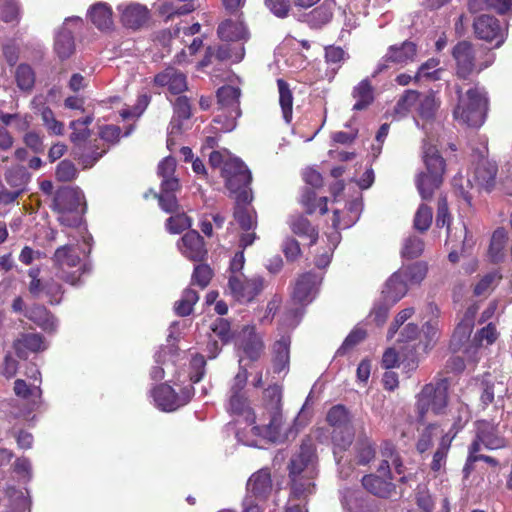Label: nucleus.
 <instances>
[{
    "mask_svg": "<svg viewBox=\"0 0 512 512\" xmlns=\"http://www.w3.org/2000/svg\"><path fill=\"white\" fill-rule=\"evenodd\" d=\"M325 420L330 429L318 427L313 434L318 442L332 444L334 458L339 463L341 454L351 447L355 438L353 415L345 405L336 404L327 411Z\"/></svg>",
    "mask_w": 512,
    "mask_h": 512,
    "instance_id": "1",
    "label": "nucleus"
},
{
    "mask_svg": "<svg viewBox=\"0 0 512 512\" xmlns=\"http://www.w3.org/2000/svg\"><path fill=\"white\" fill-rule=\"evenodd\" d=\"M457 104L453 110V117L471 128L481 127L487 116L489 100L484 87L476 83L463 93V87L456 84Z\"/></svg>",
    "mask_w": 512,
    "mask_h": 512,
    "instance_id": "2",
    "label": "nucleus"
},
{
    "mask_svg": "<svg viewBox=\"0 0 512 512\" xmlns=\"http://www.w3.org/2000/svg\"><path fill=\"white\" fill-rule=\"evenodd\" d=\"M450 380L446 377H435L425 384L415 396L417 422L424 424L429 411L439 416L446 413L449 404Z\"/></svg>",
    "mask_w": 512,
    "mask_h": 512,
    "instance_id": "3",
    "label": "nucleus"
},
{
    "mask_svg": "<svg viewBox=\"0 0 512 512\" xmlns=\"http://www.w3.org/2000/svg\"><path fill=\"white\" fill-rule=\"evenodd\" d=\"M422 160L426 171L417 175L416 187L422 199H431L435 190L443 183V176L446 172V161L440 154L438 148L429 141L422 145Z\"/></svg>",
    "mask_w": 512,
    "mask_h": 512,
    "instance_id": "4",
    "label": "nucleus"
},
{
    "mask_svg": "<svg viewBox=\"0 0 512 512\" xmlns=\"http://www.w3.org/2000/svg\"><path fill=\"white\" fill-rule=\"evenodd\" d=\"M262 415L263 423L254 425L252 433L272 442H276L281 435L282 426V387L278 384L269 385L263 391Z\"/></svg>",
    "mask_w": 512,
    "mask_h": 512,
    "instance_id": "5",
    "label": "nucleus"
},
{
    "mask_svg": "<svg viewBox=\"0 0 512 512\" xmlns=\"http://www.w3.org/2000/svg\"><path fill=\"white\" fill-rule=\"evenodd\" d=\"M455 60V76L462 81H471L473 75L479 74L493 62V56L484 48L475 50L468 41L458 42L452 50Z\"/></svg>",
    "mask_w": 512,
    "mask_h": 512,
    "instance_id": "6",
    "label": "nucleus"
},
{
    "mask_svg": "<svg viewBox=\"0 0 512 512\" xmlns=\"http://www.w3.org/2000/svg\"><path fill=\"white\" fill-rule=\"evenodd\" d=\"M84 196L78 187L62 186L53 194L50 208L58 214V221L67 227H77L85 212Z\"/></svg>",
    "mask_w": 512,
    "mask_h": 512,
    "instance_id": "7",
    "label": "nucleus"
},
{
    "mask_svg": "<svg viewBox=\"0 0 512 512\" xmlns=\"http://www.w3.org/2000/svg\"><path fill=\"white\" fill-rule=\"evenodd\" d=\"M317 459L316 447L312 436L303 438L299 452L296 453L289 463V477L291 479V490L295 497L301 498L312 492L314 484L309 479H303L301 474Z\"/></svg>",
    "mask_w": 512,
    "mask_h": 512,
    "instance_id": "8",
    "label": "nucleus"
},
{
    "mask_svg": "<svg viewBox=\"0 0 512 512\" xmlns=\"http://www.w3.org/2000/svg\"><path fill=\"white\" fill-rule=\"evenodd\" d=\"M221 176L225 180L226 188L235 196V200L252 202L253 195L250 188L252 175L242 160L228 159L222 168Z\"/></svg>",
    "mask_w": 512,
    "mask_h": 512,
    "instance_id": "9",
    "label": "nucleus"
},
{
    "mask_svg": "<svg viewBox=\"0 0 512 512\" xmlns=\"http://www.w3.org/2000/svg\"><path fill=\"white\" fill-rule=\"evenodd\" d=\"M53 264L57 269V276L70 285H77L84 273V265L81 258L72 245L58 247L52 257Z\"/></svg>",
    "mask_w": 512,
    "mask_h": 512,
    "instance_id": "10",
    "label": "nucleus"
},
{
    "mask_svg": "<svg viewBox=\"0 0 512 512\" xmlns=\"http://www.w3.org/2000/svg\"><path fill=\"white\" fill-rule=\"evenodd\" d=\"M417 52L416 43L409 40L390 45L384 56L379 60L372 77H376L394 65L405 66L414 62L417 57Z\"/></svg>",
    "mask_w": 512,
    "mask_h": 512,
    "instance_id": "11",
    "label": "nucleus"
},
{
    "mask_svg": "<svg viewBox=\"0 0 512 512\" xmlns=\"http://www.w3.org/2000/svg\"><path fill=\"white\" fill-rule=\"evenodd\" d=\"M235 344L253 362L258 361L265 350L263 337L257 333L255 325H244L237 332Z\"/></svg>",
    "mask_w": 512,
    "mask_h": 512,
    "instance_id": "12",
    "label": "nucleus"
},
{
    "mask_svg": "<svg viewBox=\"0 0 512 512\" xmlns=\"http://www.w3.org/2000/svg\"><path fill=\"white\" fill-rule=\"evenodd\" d=\"M228 287L237 301L250 302L262 291L263 279L261 277L249 279L243 274H231Z\"/></svg>",
    "mask_w": 512,
    "mask_h": 512,
    "instance_id": "13",
    "label": "nucleus"
},
{
    "mask_svg": "<svg viewBox=\"0 0 512 512\" xmlns=\"http://www.w3.org/2000/svg\"><path fill=\"white\" fill-rule=\"evenodd\" d=\"M506 439L498 429V424L488 420H478L475 423V437L471 444H477L479 451L482 445L488 450H497L506 446Z\"/></svg>",
    "mask_w": 512,
    "mask_h": 512,
    "instance_id": "14",
    "label": "nucleus"
},
{
    "mask_svg": "<svg viewBox=\"0 0 512 512\" xmlns=\"http://www.w3.org/2000/svg\"><path fill=\"white\" fill-rule=\"evenodd\" d=\"M473 28L477 38L487 42L495 41V47H499L505 40V29L494 16H478L473 22Z\"/></svg>",
    "mask_w": 512,
    "mask_h": 512,
    "instance_id": "15",
    "label": "nucleus"
},
{
    "mask_svg": "<svg viewBox=\"0 0 512 512\" xmlns=\"http://www.w3.org/2000/svg\"><path fill=\"white\" fill-rule=\"evenodd\" d=\"M241 89L239 87L224 85L216 92L219 109L227 114L233 125L242 114L240 108Z\"/></svg>",
    "mask_w": 512,
    "mask_h": 512,
    "instance_id": "16",
    "label": "nucleus"
},
{
    "mask_svg": "<svg viewBox=\"0 0 512 512\" xmlns=\"http://www.w3.org/2000/svg\"><path fill=\"white\" fill-rule=\"evenodd\" d=\"M179 250L189 260L201 262L207 254V248L203 237L196 230H189L178 243Z\"/></svg>",
    "mask_w": 512,
    "mask_h": 512,
    "instance_id": "17",
    "label": "nucleus"
},
{
    "mask_svg": "<svg viewBox=\"0 0 512 512\" xmlns=\"http://www.w3.org/2000/svg\"><path fill=\"white\" fill-rule=\"evenodd\" d=\"M321 278L313 272L301 274L295 283L292 299L299 305H307L313 299Z\"/></svg>",
    "mask_w": 512,
    "mask_h": 512,
    "instance_id": "18",
    "label": "nucleus"
},
{
    "mask_svg": "<svg viewBox=\"0 0 512 512\" xmlns=\"http://www.w3.org/2000/svg\"><path fill=\"white\" fill-rule=\"evenodd\" d=\"M272 491L271 473L268 468H262L253 473L247 482V496L258 501H264Z\"/></svg>",
    "mask_w": 512,
    "mask_h": 512,
    "instance_id": "19",
    "label": "nucleus"
},
{
    "mask_svg": "<svg viewBox=\"0 0 512 512\" xmlns=\"http://www.w3.org/2000/svg\"><path fill=\"white\" fill-rule=\"evenodd\" d=\"M242 16L243 13H240V15L234 16L235 19H225L218 25L217 34L222 41L237 42L246 41L249 38V32Z\"/></svg>",
    "mask_w": 512,
    "mask_h": 512,
    "instance_id": "20",
    "label": "nucleus"
},
{
    "mask_svg": "<svg viewBox=\"0 0 512 512\" xmlns=\"http://www.w3.org/2000/svg\"><path fill=\"white\" fill-rule=\"evenodd\" d=\"M154 84L167 89L175 95L184 92L187 89V80L184 73L174 67H167L154 77Z\"/></svg>",
    "mask_w": 512,
    "mask_h": 512,
    "instance_id": "21",
    "label": "nucleus"
},
{
    "mask_svg": "<svg viewBox=\"0 0 512 512\" xmlns=\"http://www.w3.org/2000/svg\"><path fill=\"white\" fill-rule=\"evenodd\" d=\"M351 97L354 99L353 111H365L375 101V87L369 77L362 79L352 88Z\"/></svg>",
    "mask_w": 512,
    "mask_h": 512,
    "instance_id": "22",
    "label": "nucleus"
},
{
    "mask_svg": "<svg viewBox=\"0 0 512 512\" xmlns=\"http://www.w3.org/2000/svg\"><path fill=\"white\" fill-rule=\"evenodd\" d=\"M363 487L371 494L379 498H390L396 491V485L388 477L368 474L362 480Z\"/></svg>",
    "mask_w": 512,
    "mask_h": 512,
    "instance_id": "23",
    "label": "nucleus"
},
{
    "mask_svg": "<svg viewBox=\"0 0 512 512\" xmlns=\"http://www.w3.org/2000/svg\"><path fill=\"white\" fill-rule=\"evenodd\" d=\"M13 349L20 359H27L29 352L37 353L45 349L44 337L39 333H22L13 342Z\"/></svg>",
    "mask_w": 512,
    "mask_h": 512,
    "instance_id": "24",
    "label": "nucleus"
},
{
    "mask_svg": "<svg viewBox=\"0 0 512 512\" xmlns=\"http://www.w3.org/2000/svg\"><path fill=\"white\" fill-rule=\"evenodd\" d=\"M150 17L148 8L138 3L126 6L121 13V23L126 28L137 30L144 26Z\"/></svg>",
    "mask_w": 512,
    "mask_h": 512,
    "instance_id": "25",
    "label": "nucleus"
},
{
    "mask_svg": "<svg viewBox=\"0 0 512 512\" xmlns=\"http://www.w3.org/2000/svg\"><path fill=\"white\" fill-rule=\"evenodd\" d=\"M233 217L239 228L243 231L255 230L257 228V212L251 206V202L235 200Z\"/></svg>",
    "mask_w": 512,
    "mask_h": 512,
    "instance_id": "26",
    "label": "nucleus"
},
{
    "mask_svg": "<svg viewBox=\"0 0 512 512\" xmlns=\"http://www.w3.org/2000/svg\"><path fill=\"white\" fill-rule=\"evenodd\" d=\"M108 150L101 140H93L84 143L78 150L74 148L75 157L83 164L84 168H91Z\"/></svg>",
    "mask_w": 512,
    "mask_h": 512,
    "instance_id": "27",
    "label": "nucleus"
},
{
    "mask_svg": "<svg viewBox=\"0 0 512 512\" xmlns=\"http://www.w3.org/2000/svg\"><path fill=\"white\" fill-rule=\"evenodd\" d=\"M88 18L102 32H109L114 27L113 12L107 3L98 2L88 11Z\"/></svg>",
    "mask_w": 512,
    "mask_h": 512,
    "instance_id": "28",
    "label": "nucleus"
},
{
    "mask_svg": "<svg viewBox=\"0 0 512 512\" xmlns=\"http://www.w3.org/2000/svg\"><path fill=\"white\" fill-rule=\"evenodd\" d=\"M288 223L291 231L295 235L309 239L311 246L317 243L319 230L316 226L312 225L303 214L292 215Z\"/></svg>",
    "mask_w": 512,
    "mask_h": 512,
    "instance_id": "29",
    "label": "nucleus"
},
{
    "mask_svg": "<svg viewBox=\"0 0 512 512\" xmlns=\"http://www.w3.org/2000/svg\"><path fill=\"white\" fill-rule=\"evenodd\" d=\"M156 405L163 411L178 409L177 392L168 384H160L151 391Z\"/></svg>",
    "mask_w": 512,
    "mask_h": 512,
    "instance_id": "30",
    "label": "nucleus"
},
{
    "mask_svg": "<svg viewBox=\"0 0 512 512\" xmlns=\"http://www.w3.org/2000/svg\"><path fill=\"white\" fill-rule=\"evenodd\" d=\"M290 337L283 336L273 344V371L281 373L289 366L290 361Z\"/></svg>",
    "mask_w": 512,
    "mask_h": 512,
    "instance_id": "31",
    "label": "nucleus"
},
{
    "mask_svg": "<svg viewBox=\"0 0 512 512\" xmlns=\"http://www.w3.org/2000/svg\"><path fill=\"white\" fill-rule=\"evenodd\" d=\"M228 411L230 414L243 417L249 425L255 423V413L245 394H230Z\"/></svg>",
    "mask_w": 512,
    "mask_h": 512,
    "instance_id": "32",
    "label": "nucleus"
},
{
    "mask_svg": "<svg viewBox=\"0 0 512 512\" xmlns=\"http://www.w3.org/2000/svg\"><path fill=\"white\" fill-rule=\"evenodd\" d=\"M25 317L44 330L52 331L56 328L53 314L41 304H34L26 312Z\"/></svg>",
    "mask_w": 512,
    "mask_h": 512,
    "instance_id": "33",
    "label": "nucleus"
},
{
    "mask_svg": "<svg viewBox=\"0 0 512 512\" xmlns=\"http://www.w3.org/2000/svg\"><path fill=\"white\" fill-rule=\"evenodd\" d=\"M407 291L408 283L397 271L387 280L383 294L387 301L394 304L402 299L406 295Z\"/></svg>",
    "mask_w": 512,
    "mask_h": 512,
    "instance_id": "34",
    "label": "nucleus"
},
{
    "mask_svg": "<svg viewBox=\"0 0 512 512\" xmlns=\"http://www.w3.org/2000/svg\"><path fill=\"white\" fill-rule=\"evenodd\" d=\"M300 203L304 207L306 214L311 215L319 210L320 215L328 212V198L317 197L316 192L311 188H304L300 197Z\"/></svg>",
    "mask_w": 512,
    "mask_h": 512,
    "instance_id": "35",
    "label": "nucleus"
},
{
    "mask_svg": "<svg viewBox=\"0 0 512 512\" xmlns=\"http://www.w3.org/2000/svg\"><path fill=\"white\" fill-rule=\"evenodd\" d=\"M507 239V232L504 228H497L493 232L488 248V256L493 264H498L504 260Z\"/></svg>",
    "mask_w": 512,
    "mask_h": 512,
    "instance_id": "36",
    "label": "nucleus"
},
{
    "mask_svg": "<svg viewBox=\"0 0 512 512\" xmlns=\"http://www.w3.org/2000/svg\"><path fill=\"white\" fill-rule=\"evenodd\" d=\"M54 50L61 60L68 59L75 51V42L73 33L62 28L56 35Z\"/></svg>",
    "mask_w": 512,
    "mask_h": 512,
    "instance_id": "37",
    "label": "nucleus"
},
{
    "mask_svg": "<svg viewBox=\"0 0 512 512\" xmlns=\"http://www.w3.org/2000/svg\"><path fill=\"white\" fill-rule=\"evenodd\" d=\"M354 452L356 463L358 465H367L375 458V444L366 435H360L354 445Z\"/></svg>",
    "mask_w": 512,
    "mask_h": 512,
    "instance_id": "38",
    "label": "nucleus"
},
{
    "mask_svg": "<svg viewBox=\"0 0 512 512\" xmlns=\"http://www.w3.org/2000/svg\"><path fill=\"white\" fill-rule=\"evenodd\" d=\"M92 121V116H86L83 119H78L70 122V128L72 129L70 141L74 144V148L80 150L84 143H86V140L90 136V130L88 127L92 123Z\"/></svg>",
    "mask_w": 512,
    "mask_h": 512,
    "instance_id": "39",
    "label": "nucleus"
},
{
    "mask_svg": "<svg viewBox=\"0 0 512 512\" xmlns=\"http://www.w3.org/2000/svg\"><path fill=\"white\" fill-rule=\"evenodd\" d=\"M277 86L283 118L285 122L289 124L292 121L293 115V93L288 82L282 78L277 79Z\"/></svg>",
    "mask_w": 512,
    "mask_h": 512,
    "instance_id": "40",
    "label": "nucleus"
},
{
    "mask_svg": "<svg viewBox=\"0 0 512 512\" xmlns=\"http://www.w3.org/2000/svg\"><path fill=\"white\" fill-rule=\"evenodd\" d=\"M497 165L487 160L480 161L475 169V177L478 183L490 191L495 184Z\"/></svg>",
    "mask_w": 512,
    "mask_h": 512,
    "instance_id": "41",
    "label": "nucleus"
},
{
    "mask_svg": "<svg viewBox=\"0 0 512 512\" xmlns=\"http://www.w3.org/2000/svg\"><path fill=\"white\" fill-rule=\"evenodd\" d=\"M417 107L418 116L426 121L434 120L440 107V100L436 97L434 91H429L421 99L419 98Z\"/></svg>",
    "mask_w": 512,
    "mask_h": 512,
    "instance_id": "42",
    "label": "nucleus"
},
{
    "mask_svg": "<svg viewBox=\"0 0 512 512\" xmlns=\"http://www.w3.org/2000/svg\"><path fill=\"white\" fill-rule=\"evenodd\" d=\"M428 265L424 261H418L407 266H402L398 273L409 284H420L426 277Z\"/></svg>",
    "mask_w": 512,
    "mask_h": 512,
    "instance_id": "43",
    "label": "nucleus"
},
{
    "mask_svg": "<svg viewBox=\"0 0 512 512\" xmlns=\"http://www.w3.org/2000/svg\"><path fill=\"white\" fill-rule=\"evenodd\" d=\"M452 440L453 437H450L449 434L442 435L430 464V468L433 472L438 473L445 467Z\"/></svg>",
    "mask_w": 512,
    "mask_h": 512,
    "instance_id": "44",
    "label": "nucleus"
},
{
    "mask_svg": "<svg viewBox=\"0 0 512 512\" xmlns=\"http://www.w3.org/2000/svg\"><path fill=\"white\" fill-rule=\"evenodd\" d=\"M210 330L219 338L223 345L236 341L237 333L232 330L231 322L218 317L210 325Z\"/></svg>",
    "mask_w": 512,
    "mask_h": 512,
    "instance_id": "45",
    "label": "nucleus"
},
{
    "mask_svg": "<svg viewBox=\"0 0 512 512\" xmlns=\"http://www.w3.org/2000/svg\"><path fill=\"white\" fill-rule=\"evenodd\" d=\"M502 278L503 276L499 270L486 273L475 284L473 294L477 297L488 294L498 285Z\"/></svg>",
    "mask_w": 512,
    "mask_h": 512,
    "instance_id": "46",
    "label": "nucleus"
},
{
    "mask_svg": "<svg viewBox=\"0 0 512 512\" xmlns=\"http://www.w3.org/2000/svg\"><path fill=\"white\" fill-rule=\"evenodd\" d=\"M198 300L199 295L195 290L191 288L185 289L181 298L175 303V313L181 317L189 316L193 312V307Z\"/></svg>",
    "mask_w": 512,
    "mask_h": 512,
    "instance_id": "47",
    "label": "nucleus"
},
{
    "mask_svg": "<svg viewBox=\"0 0 512 512\" xmlns=\"http://www.w3.org/2000/svg\"><path fill=\"white\" fill-rule=\"evenodd\" d=\"M15 80L18 88L29 92L35 84V72L28 64H20L15 71Z\"/></svg>",
    "mask_w": 512,
    "mask_h": 512,
    "instance_id": "48",
    "label": "nucleus"
},
{
    "mask_svg": "<svg viewBox=\"0 0 512 512\" xmlns=\"http://www.w3.org/2000/svg\"><path fill=\"white\" fill-rule=\"evenodd\" d=\"M470 417L471 415L468 406L464 403H459L452 415V426L446 434H449L450 437L454 438L469 422Z\"/></svg>",
    "mask_w": 512,
    "mask_h": 512,
    "instance_id": "49",
    "label": "nucleus"
},
{
    "mask_svg": "<svg viewBox=\"0 0 512 512\" xmlns=\"http://www.w3.org/2000/svg\"><path fill=\"white\" fill-rule=\"evenodd\" d=\"M424 247L425 243L422 238L410 235L404 240L401 255L407 259L418 258L422 255Z\"/></svg>",
    "mask_w": 512,
    "mask_h": 512,
    "instance_id": "50",
    "label": "nucleus"
},
{
    "mask_svg": "<svg viewBox=\"0 0 512 512\" xmlns=\"http://www.w3.org/2000/svg\"><path fill=\"white\" fill-rule=\"evenodd\" d=\"M419 98L420 93L417 90H405L394 107L395 113L400 116H406L411 108L418 102Z\"/></svg>",
    "mask_w": 512,
    "mask_h": 512,
    "instance_id": "51",
    "label": "nucleus"
},
{
    "mask_svg": "<svg viewBox=\"0 0 512 512\" xmlns=\"http://www.w3.org/2000/svg\"><path fill=\"white\" fill-rule=\"evenodd\" d=\"M432 219H433L432 208L426 204H421L415 213V216L413 219V227L417 231L424 233L430 228V226L432 224Z\"/></svg>",
    "mask_w": 512,
    "mask_h": 512,
    "instance_id": "52",
    "label": "nucleus"
},
{
    "mask_svg": "<svg viewBox=\"0 0 512 512\" xmlns=\"http://www.w3.org/2000/svg\"><path fill=\"white\" fill-rule=\"evenodd\" d=\"M192 225L191 218L188 217L184 212H176L170 216L165 223L166 229L171 234H180L183 231L189 229Z\"/></svg>",
    "mask_w": 512,
    "mask_h": 512,
    "instance_id": "53",
    "label": "nucleus"
},
{
    "mask_svg": "<svg viewBox=\"0 0 512 512\" xmlns=\"http://www.w3.org/2000/svg\"><path fill=\"white\" fill-rule=\"evenodd\" d=\"M439 64L440 61L436 58H430L426 62L422 63L414 76V82H419L422 78L438 80L440 78L439 73L441 71L437 68Z\"/></svg>",
    "mask_w": 512,
    "mask_h": 512,
    "instance_id": "54",
    "label": "nucleus"
},
{
    "mask_svg": "<svg viewBox=\"0 0 512 512\" xmlns=\"http://www.w3.org/2000/svg\"><path fill=\"white\" fill-rule=\"evenodd\" d=\"M78 176V170L75 164L68 159L58 163L55 170V177L60 182H71Z\"/></svg>",
    "mask_w": 512,
    "mask_h": 512,
    "instance_id": "55",
    "label": "nucleus"
},
{
    "mask_svg": "<svg viewBox=\"0 0 512 512\" xmlns=\"http://www.w3.org/2000/svg\"><path fill=\"white\" fill-rule=\"evenodd\" d=\"M40 114L44 125L50 133L54 135L64 134V124L55 118L54 113L50 107L42 106L40 109Z\"/></svg>",
    "mask_w": 512,
    "mask_h": 512,
    "instance_id": "56",
    "label": "nucleus"
},
{
    "mask_svg": "<svg viewBox=\"0 0 512 512\" xmlns=\"http://www.w3.org/2000/svg\"><path fill=\"white\" fill-rule=\"evenodd\" d=\"M213 277V270L211 267L207 264H198L195 266L192 278H191V284L197 285L201 289L206 288L211 279Z\"/></svg>",
    "mask_w": 512,
    "mask_h": 512,
    "instance_id": "57",
    "label": "nucleus"
},
{
    "mask_svg": "<svg viewBox=\"0 0 512 512\" xmlns=\"http://www.w3.org/2000/svg\"><path fill=\"white\" fill-rule=\"evenodd\" d=\"M366 336L367 333L363 328L355 327L345 338L342 345L338 349L337 354H346L349 350L353 349L356 345L365 340Z\"/></svg>",
    "mask_w": 512,
    "mask_h": 512,
    "instance_id": "58",
    "label": "nucleus"
},
{
    "mask_svg": "<svg viewBox=\"0 0 512 512\" xmlns=\"http://www.w3.org/2000/svg\"><path fill=\"white\" fill-rule=\"evenodd\" d=\"M438 428V424L430 423L423 429L416 443V449L419 453L422 454L432 447L435 432Z\"/></svg>",
    "mask_w": 512,
    "mask_h": 512,
    "instance_id": "59",
    "label": "nucleus"
},
{
    "mask_svg": "<svg viewBox=\"0 0 512 512\" xmlns=\"http://www.w3.org/2000/svg\"><path fill=\"white\" fill-rule=\"evenodd\" d=\"M451 215L449 213L447 197L440 195L437 202L436 225L439 228L446 227L450 231Z\"/></svg>",
    "mask_w": 512,
    "mask_h": 512,
    "instance_id": "60",
    "label": "nucleus"
},
{
    "mask_svg": "<svg viewBox=\"0 0 512 512\" xmlns=\"http://www.w3.org/2000/svg\"><path fill=\"white\" fill-rule=\"evenodd\" d=\"M7 183L12 187H22L28 180V173L23 166H14L5 173Z\"/></svg>",
    "mask_w": 512,
    "mask_h": 512,
    "instance_id": "61",
    "label": "nucleus"
},
{
    "mask_svg": "<svg viewBox=\"0 0 512 512\" xmlns=\"http://www.w3.org/2000/svg\"><path fill=\"white\" fill-rule=\"evenodd\" d=\"M44 293L51 305L59 304L63 298L64 289L55 279L50 278L44 282Z\"/></svg>",
    "mask_w": 512,
    "mask_h": 512,
    "instance_id": "62",
    "label": "nucleus"
},
{
    "mask_svg": "<svg viewBox=\"0 0 512 512\" xmlns=\"http://www.w3.org/2000/svg\"><path fill=\"white\" fill-rule=\"evenodd\" d=\"M19 13V6L13 0H4L0 4V18L6 23L17 22Z\"/></svg>",
    "mask_w": 512,
    "mask_h": 512,
    "instance_id": "63",
    "label": "nucleus"
},
{
    "mask_svg": "<svg viewBox=\"0 0 512 512\" xmlns=\"http://www.w3.org/2000/svg\"><path fill=\"white\" fill-rule=\"evenodd\" d=\"M174 117L179 121L188 120L192 116L190 100L186 96H178L173 104Z\"/></svg>",
    "mask_w": 512,
    "mask_h": 512,
    "instance_id": "64",
    "label": "nucleus"
}]
</instances>
